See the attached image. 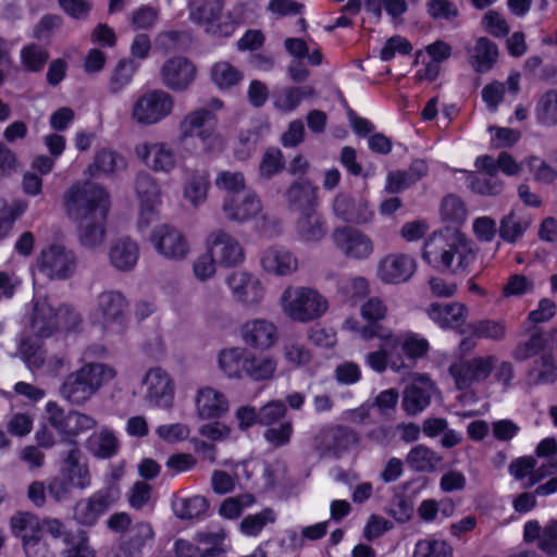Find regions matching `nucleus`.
<instances>
[{
	"mask_svg": "<svg viewBox=\"0 0 557 557\" xmlns=\"http://www.w3.org/2000/svg\"><path fill=\"white\" fill-rule=\"evenodd\" d=\"M109 203L108 193L96 184L75 183L64 193L66 215L77 223L78 240L85 248L94 249L104 242Z\"/></svg>",
	"mask_w": 557,
	"mask_h": 557,
	"instance_id": "nucleus-1",
	"label": "nucleus"
},
{
	"mask_svg": "<svg viewBox=\"0 0 557 557\" xmlns=\"http://www.w3.org/2000/svg\"><path fill=\"white\" fill-rule=\"evenodd\" d=\"M478 257L474 244L458 232H434L425 240L422 259L437 271L468 273Z\"/></svg>",
	"mask_w": 557,
	"mask_h": 557,
	"instance_id": "nucleus-2",
	"label": "nucleus"
},
{
	"mask_svg": "<svg viewBox=\"0 0 557 557\" xmlns=\"http://www.w3.org/2000/svg\"><path fill=\"white\" fill-rule=\"evenodd\" d=\"M115 375V369L109 364L87 362L64 379L59 392L67 403L81 406Z\"/></svg>",
	"mask_w": 557,
	"mask_h": 557,
	"instance_id": "nucleus-3",
	"label": "nucleus"
},
{
	"mask_svg": "<svg viewBox=\"0 0 557 557\" xmlns=\"http://www.w3.org/2000/svg\"><path fill=\"white\" fill-rule=\"evenodd\" d=\"M82 323L78 312L50 297H36L32 315V330L38 337H50L59 331H74Z\"/></svg>",
	"mask_w": 557,
	"mask_h": 557,
	"instance_id": "nucleus-4",
	"label": "nucleus"
},
{
	"mask_svg": "<svg viewBox=\"0 0 557 557\" xmlns=\"http://www.w3.org/2000/svg\"><path fill=\"white\" fill-rule=\"evenodd\" d=\"M278 305L290 321L309 323L320 319L329 309L327 299L315 288L289 285L281 294Z\"/></svg>",
	"mask_w": 557,
	"mask_h": 557,
	"instance_id": "nucleus-5",
	"label": "nucleus"
},
{
	"mask_svg": "<svg viewBox=\"0 0 557 557\" xmlns=\"http://www.w3.org/2000/svg\"><path fill=\"white\" fill-rule=\"evenodd\" d=\"M91 485V475L82 451L73 446L62 460L58 476L48 482V493L57 503L66 500L74 488L85 490Z\"/></svg>",
	"mask_w": 557,
	"mask_h": 557,
	"instance_id": "nucleus-6",
	"label": "nucleus"
},
{
	"mask_svg": "<svg viewBox=\"0 0 557 557\" xmlns=\"http://www.w3.org/2000/svg\"><path fill=\"white\" fill-rule=\"evenodd\" d=\"M174 97L161 88H150L139 94L132 102L129 119L140 127L154 126L172 115Z\"/></svg>",
	"mask_w": 557,
	"mask_h": 557,
	"instance_id": "nucleus-7",
	"label": "nucleus"
},
{
	"mask_svg": "<svg viewBox=\"0 0 557 557\" xmlns=\"http://www.w3.org/2000/svg\"><path fill=\"white\" fill-rule=\"evenodd\" d=\"M128 301L117 290L99 293L90 309L92 323L99 325L107 334H121L126 329Z\"/></svg>",
	"mask_w": 557,
	"mask_h": 557,
	"instance_id": "nucleus-8",
	"label": "nucleus"
},
{
	"mask_svg": "<svg viewBox=\"0 0 557 557\" xmlns=\"http://www.w3.org/2000/svg\"><path fill=\"white\" fill-rule=\"evenodd\" d=\"M225 0H188V17L207 33L215 36L230 37L238 26L232 14L223 17Z\"/></svg>",
	"mask_w": 557,
	"mask_h": 557,
	"instance_id": "nucleus-9",
	"label": "nucleus"
},
{
	"mask_svg": "<svg viewBox=\"0 0 557 557\" xmlns=\"http://www.w3.org/2000/svg\"><path fill=\"white\" fill-rule=\"evenodd\" d=\"M44 419L55 430L62 442L71 444L75 443L78 435L94 429L97 424L91 416L77 410L66 411L54 400L46 403Z\"/></svg>",
	"mask_w": 557,
	"mask_h": 557,
	"instance_id": "nucleus-10",
	"label": "nucleus"
},
{
	"mask_svg": "<svg viewBox=\"0 0 557 557\" xmlns=\"http://www.w3.org/2000/svg\"><path fill=\"white\" fill-rule=\"evenodd\" d=\"M387 312V306L381 298L371 297L360 307V315L367 324L362 325L358 320L350 318L345 320L344 329L364 341L377 338L383 342L385 338H392V330L381 324Z\"/></svg>",
	"mask_w": 557,
	"mask_h": 557,
	"instance_id": "nucleus-11",
	"label": "nucleus"
},
{
	"mask_svg": "<svg viewBox=\"0 0 557 557\" xmlns=\"http://www.w3.org/2000/svg\"><path fill=\"white\" fill-rule=\"evenodd\" d=\"M37 269L51 281L72 277L77 268L76 253L70 247L53 243L45 246L37 257Z\"/></svg>",
	"mask_w": 557,
	"mask_h": 557,
	"instance_id": "nucleus-12",
	"label": "nucleus"
},
{
	"mask_svg": "<svg viewBox=\"0 0 557 557\" xmlns=\"http://www.w3.org/2000/svg\"><path fill=\"white\" fill-rule=\"evenodd\" d=\"M232 299L243 308L252 309L262 305L267 288L261 280L253 273L237 270L225 278Z\"/></svg>",
	"mask_w": 557,
	"mask_h": 557,
	"instance_id": "nucleus-13",
	"label": "nucleus"
},
{
	"mask_svg": "<svg viewBox=\"0 0 557 557\" xmlns=\"http://www.w3.org/2000/svg\"><path fill=\"white\" fill-rule=\"evenodd\" d=\"M12 533L20 537L27 557H46L47 545L42 540V525L39 518L28 511H18L10 519Z\"/></svg>",
	"mask_w": 557,
	"mask_h": 557,
	"instance_id": "nucleus-14",
	"label": "nucleus"
},
{
	"mask_svg": "<svg viewBox=\"0 0 557 557\" xmlns=\"http://www.w3.org/2000/svg\"><path fill=\"white\" fill-rule=\"evenodd\" d=\"M120 495V487L114 483L96 491L89 497L75 504L74 520L82 525H95L99 518L119 500Z\"/></svg>",
	"mask_w": 557,
	"mask_h": 557,
	"instance_id": "nucleus-15",
	"label": "nucleus"
},
{
	"mask_svg": "<svg viewBox=\"0 0 557 557\" xmlns=\"http://www.w3.org/2000/svg\"><path fill=\"white\" fill-rule=\"evenodd\" d=\"M331 240L346 259L352 261L368 260L375 250L371 236L350 226L334 228L331 233Z\"/></svg>",
	"mask_w": 557,
	"mask_h": 557,
	"instance_id": "nucleus-16",
	"label": "nucleus"
},
{
	"mask_svg": "<svg viewBox=\"0 0 557 557\" xmlns=\"http://www.w3.org/2000/svg\"><path fill=\"white\" fill-rule=\"evenodd\" d=\"M135 191L139 203L138 228L143 232L158 219L162 190L156 177L141 172L136 176Z\"/></svg>",
	"mask_w": 557,
	"mask_h": 557,
	"instance_id": "nucleus-17",
	"label": "nucleus"
},
{
	"mask_svg": "<svg viewBox=\"0 0 557 557\" xmlns=\"http://www.w3.org/2000/svg\"><path fill=\"white\" fill-rule=\"evenodd\" d=\"M496 361L495 355L476 356L450 364L448 371L456 387L466 391L474 384L486 381L492 374Z\"/></svg>",
	"mask_w": 557,
	"mask_h": 557,
	"instance_id": "nucleus-18",
	"label": "nucleus"
},
{
	"mask_svg": "<svg viewBox=\"0 0 557 557\" xmlns=\"http://www.w3.org/2000/svg\"><path fill=\"white\" fill-rule=\"evenodd\" d=\"M243 344L255 350H269L280 341L277 325L267 318H252L244 321L238 329Z\"/></svg>",
	"mask_w": 557,
	"mask_h": 557,
	"instance_id": "nucleus-19",
	"label": "nucleus"
},
{
	"mask_svg": "<svg viewBox=\"0 0 557 557\" xmlns=\"http://www.w3.org/2000/svg\"><path fill=\"white\" fill-rule=\"evenodd\" d=\"M134 151L151 172L171 174L177 168V153L166 141H144L136 145Z\"/></svg>",
	"mask_w": 557,
	"mask_h": 557,
	"instance_id": "nucleus-20",
	"label": "nucleus"
},
{
	"mask_svg": "<svg viewBox=\"0 0 557 557\" xmlns=\"http://www.w3.org/2000/svg\"><path fill=\"white\" fill-rule=\"evenodd\" d=\"M206 249L213 255L218 264L224 268H234L245 261L243 245L224 230H213L208 234Z\"/></svg>",
	"mask_w": 557,
	"mask_h": 557,
	"instance_id": "nucleus-21",
	"label": "nucleus"
},
{
	"mask_svg": "<svg viewBox=\"0 0 557 557\" xmlns=\"http://www.w3.org/2000/svg\"><path fill=\"white\" fill-rule=\"evenodd\" d=\"M149 243L158 255L168 260H183L189 253V245L183 233L169 224L156 226Z\"/></svg>",
	"mask_w": 557,
	"mask_h": 557,
	"instance_id": "nucleus-22",
	"label": "nucleus"
},
{
	"mask_svg": "<svg viewBox=\"0 0 557 557\" xmlns=\"http://www.w3.org/2000/svg\"><path fill=\"white\" fill-rule=\"evenodd\" d=\"M416 271L417 261L412 256L394 252L377 261L375 275L384 284L398 285L408 282Z\"/></svg>",
	"mask_w": 557,
	"mask_h": 557,
	"instance_id": "nucleus-23",
	"label": "nucleus"
},
{
	"mask_svg": "<svg viewBox=\"0 0 557 557\" xmlns=\"http://www.w3.org/2000/svg\"><path fill=\"white\" fill-rule=\"evenodd\" d=\"M163 86L173 91H185L195 82L197 67L193 61L183 55L166 59L159 71Z\"/></svg>",
	"mask_w": 557,
	"mask_h": 557,
	"instance_id": "nucleus-24",
	"label": "nucleus"
},
{
	"mask_svg": "<svg viewBox=\"0 0 557 557\" xmlns=\"http://www.w3.org/2000/svg\"><path fill=\"white\" fill-rule=\"evenodd\" d=\"M144 398L153 407L169 408L174 398V383L170 374L162 368L149 369L144 379Z\"/></svg>",
	"mask_w": 557,
	"mask_h": 557,
	"instance_id": "nucleus-25",
	"label": "nucleus"
},
{
	"mask_svg": "<svg viewBox=\"0 0 557 557\" xmlns=\"http://www.w3.org/2000/svg\"><path fill=\"white\" fill-rule=\"evenodd\" d=\"M221 209L226 220L238 224H244L255 219L265 220L262 201L251 190L242 198L226 196Z\"/></svg>",
	"mask_w": 557,
	"mask_h": 557,
	"instance_id": "nucleus-26",
	"label": "nucleus"
},
{
	"mask_svg": "<svg viewBox=\"0 0 557 557\" xmlns=\"http://www.w3.org/2000/svg\"><path fill=\"white\" fill-rule=\"evenodd\" d=\"M260 267L269 275L284 277L298 271L299 261L290 249L282 245H272L261 252Z\"/></svg>",
	"mask_w": 557,
	"mask_h": 557,
	"instance_id": "nucleus-27",
	"label": "nucleus"
},
{
	"mask_svg": "<svg viewBox=\"0 0 557 557\" xmlns=\"http://www.w3.org/2000/svg\"><path fill=\"white\" fill-rule=\"evenodd\" d=\"M436 393V385L426 374H414L412 382L404 391L403 408L410 414L422 412Z\"/></svg>",
	"mask_w": 557,
	"mask_h": 557,
	"instance_id": "nucleus-28",
	"label": "nucleus"
},
{
	"mask_svg": "<svg viewBox=\"0 0 557 557\" xmlns=\"http://www.w3.org/2000/svg\"><path fill=\"white\" fill-rule=\"evenodd\" d=\"M315 446L323 454L339 455L358 443L357 433L346 426H326L317 434Z\"/></svg>",
	"mask_w": 557,
	"mask_h": 557,
	"instance_id": "nucleus-29",
	"label": "nucleus"
},
{
	"mask_svg": "<svg viewBox=\"0 0 557 557\" xmlns=\"http://www.w3.org/2000/svg\"><path fill=\"white\" fill-rule=\"evenodd\" d=\"M523 540L535 543L547 556H557V519H550L544 525L537 520H529L523 527Z\"/></svg>",
	"mask_w": 557,
	"mask_h": 557,
	"instance_id": "nucleus-30",
	"label": "nucleus"
},
{
	"mask_svg": "<svg viewBox=\"0 0 557 557\" xmlns=\"http://www.w3.org/2000/svg\"><path fill=\"white\" fill-rule=\"evenodd\" d=\"M196 414L201 420L219 419L230 410L226 396L211 386L200 387L195 395Z\"/></svg>",
	"mask_w": 557,
	"mask_h": 557,
	"instance_id": "nucleus-31",
	"label": "nucleus"
},
{
	"mask_svg": "<svg viewBox=\"0 0 557 557\" xmlns=\"http://www.w3.org/2000/svg\"><path fill=\"white\" fill-rule=\"evenodd\" d=\"M426 315L441 329L460 330L466 323L469 309L459 301L448 304L432 302L425 310Z\"/></svg>",
	"mask_w": 557,
	"mask_h": 557,
	"instance_id": "nucleus-32",
	"label": "nucleus"
},
{
	"mask_svg": "<svg viewBox=\"0 0 557 557\" xmlns=\"http://www.w3.org/2000/svg\"><path fill=\"white\" fill-rule=\"evenodd\" d=\"M333 212L342 221L354 224H364L373 218V210L368 201L354 200L345 194H338L334 198Z\"/></svg>",
	"mask_w": 557,
	"mask_h": 557,
	"instance_id": "nucleus-33",
	"label": "nucleus"
},
{
	"mask_svg": "<svg viewBox=\"0 0 557 557\" xmlns=\"http://www.w3.org/2000/svg\"><path fill=\"white\" fill-rule=\"evenodd\" d=\"M110 264L117 271H132L139 259V246L129 237H121L114 240L108 252Z\"/></svg>",
	"mask_w": 557,
	"mask_h": 557,
	"instance_id": "nucleus-34",
	"label": "nucleus"
},
{
	"mask_svg": "<svg viewBox=\"0 0 557 557\" xmlns=\"http://www.w3.org/2000/svg\"><path fill=\"white\" fill-rule=\"evenodd\" d=\"M216 115L210 109H195L188 112L178 125L180 138L185 140L196 136L199 139L201 132L216 128Z\"/></svg>",
	"mask_w": 557,
	"mask_h": 557,
	"instance_id": "nucleus-35",
	"label": "nucleus"
},
{
	"mask_svg": "<svg viewBox=\"0 0 557 557\" xmlns=\"http://www.w3.org/2000/svg\"><path fill=\"white\" fill-rule=\"evenodd\" d=\"M285 198L290 209L307 212L318 207V187L309 181H298L289 185Z\"/></svg>",
	"mask_w": 557,
	"mask_h": 557,
	"instance_id": "nucleus-36",
	"label": "nucleus"
},
{
	"mask_svg": "<svg viewBox=\"0 0 557 557\" xmlns=\"http://www.w3.org/2000/svg\"><path fill=\"white\" fill-rule=\"evenodd\" d=\"M428 171L426 162L417 159L411 162L408 170L389 172L386 177L385 189L391 194H398L419 182L428 174Z\"/></svg>",
	"mask_w": 557,
	"mask_h": 557,
	"instance_id": "nucleus-37",
	"label": "nucleus"
},
{
	"mask_svg": "<svg viewBox=\"0 0 557 557\" xmlns=\"http://www.w3.org/2000/svg\"><path fill=\"white\" fill-rule=\"evenodd\" d=\"M468 60L478 73L490 71L496 62L498 50L496 45L485 37H480L472 45L466 46Z\"/></svg>",
	"mask_w": 557,
	"mask_h": 557,
	"instance_id": "nucleus-38",
	"label": "nucleus"
},
{
	"mask_svg": "<svg viewBox=\"0 0 557 557\" xmlns=\"http://www.w3.org/2000/svg\"><path fill=\"white\" fill-rule=\"evenodd\" d=\"M296 232L301 242L319 243L326 236V222L317 209L302 212L296 221Z\"/></svg>",
	"mask_w": 557,
	"mask_h": 557,
	"instance_id": "nucleus-39",
	"label": "nucleus"
},
{
	"mask_svg": "<svg viewBox=\"0 0 557 557\" xmlns=\"http://www.w3.org/2000/svg\"><path fill=\"white\" fill-rule=\"evenodd\" d=\"M209 188V173L205 170H193L187 172L184 180L183 197L194 208H198L207 200Z\"/></svg>",
	"mask_w": 557,
	"mask_h": 557,
	"instance_id": "nucleus-40",
	"label": "nucleus"
},
{
	"mask_svg": "<svg viewBox=\"0 0 557 557\" xmlns=\"http://www.w3.org/2000/svg\"><path fill=\"white\" fill-rule=\"evenodd\" d=\"M509 473L517 480L523 481L524 487H531L550 474L546 465L536 468V460L531 456L516 458L509 465Z\"/></svg>",
	"mask_w": 557,
	"mask_h": 557,
	"instance_id": "nucleus-41",
	"label": "nucleus"
},
{
	"mask_svg": "<svg viewBox=\"0 0 557 557\" xmlns=\"http://www.w3.org/2000/svg\"><path fill=\"white\" fill-rule=\"evenodd\" d=\"M276 370L277 361L271 356L250 352L244 360V375L253 382L271 381Z\"/></svg>",
	"mask_w": 557,
	"mask_h": 557,
	"instance_id": "nucleus-42",
	"label": "nucleus"
},
{
	"mask_svg": "<svg viewBox=\"0 0 557 557\" xmlns=\"http://www.w3.org/2000/svg\"><path fill=\"white\" fill-rule=\"evenodd\" d=\"M125 159L120 153L102 148L96 152L92 162L86 169V174L91 177L112 175L125 169Z\"/></svg>",
	"mask_w": 557,
	"mask_h": 557,
	"instance_id": "nucleus-43",
	"label": "nucleus"
},
{
	"mask_svg": "<svg viewBox=\"0 0 557 557\" xmlns=\"http://www.w3.org/2000/svg\"><path fill=\"white\" fill-rule=\"evenodd\" d=\"M383 342L386 347L395 350L401 346L404 354L410 359L422 358L430 347L429 342L416 333L395 334L392 331V338H385Z\"/></svg>",
	"mask_w": 557,
	"mask_h": 557,
	"instance_id": "nucleus-44",
	"label": "nucleus"
},
{
	"mask_svg": "<svg viewBox=\"0 0 557 557\" xmlns=\"http://www.w3.org/2000/svg\"><path fill=\"white\" fill-rule=\"evenodd\" d=\"M394 351L395 349L386 347L385 343L382 342L380 349L369 352L366 356V364L377 373H383L387 368L399 373L406 368V364L403 357L395 355Z\"/></svg>",
	"mask_w": 557,
	"mask_h": 557,
	"instance_id": "nucleus-45",
	"label": "nucleus"
},
{
	"mask_svg": "<svg viewBox=\"0 0 557 557\" xmlns=\"http://www.w3.org/2000/svg\"><path fill=\"white\" fill-rule=\"evenodd\" d=\"M153 540L152 525L146 521H138L129 529L128 537L124 544L125 550L132 557H141L144 548L151 546Z\"/></svg>",
	"mask_w": 557,
	"mask_h": 557,
	"instance_id": "nucleus-46",
	"label": "nucleus"
},
{
	"mask_svg": "<svg viewBox=\"0 0 557 557\" xmlns=\"http://www.w3.org/2000/svg\"><path fill=\"white\" fill-rule=\"evenodd\" d=\"M314 94L311 87H282L273 92V106L282 112L294 111L301 101Z\"/></svg>",
	"mask_w": 557,
	"mask_h": 557,
	"instance_id": "nucleus-47",
	"label": "nucleus"
},
{
	"mask_svg": "<svg viewBox=\"0 0 557 557\" xmlns=\"http://www.w3.org/2000/svg\"><path fill=\"white\" fill-rule=\"evenodd\" d=\"M246 350L242 347H230L222 349L219 354V367L230 379H242L244 376V360Z\"/></svg>",
	"mask_w": 557,
	"mask_h": 557,
	"instance_id": "nucleus-48",
	"label": "nucleus"
},
{
	"mask_svg": "<svg viewBox=\"0 0 557 557\" xmlns=\"http://www.w3.org/2000/svg\"><path fill=\"white\" fill-rule=\"evenodd\" d=\"M441 461L442 457L424 445L414 446L406 457L408 466L418 472L433 471Z\"/></svg>",
	"mask_w": 557,
	"mask_h": 557,
	"instance_id": "nucleus-49",
	"label": "nucleus"
},
{
	"mask_svg": "<svg viewBox=\"0 0 557 557\" xmlns=\"http://www.w3.org/2000/svg\"><path fill=\"white\" fill-rule=\"evenodd\" d=\"M536 290L535 280L522 273L510 274L503 285L502 296L504 298H523L533 295Z\"/></svg>",
	"mask_w": 557,
	"mask_h": 557,
	"instance_id": "nucleus-50",
	"label": "nucleus"
},
{
	"mask_svg": "<svg viewBox=\"0 0 557 557\" xmlns=\"http://www.w3.org/2000/svg\"><path fill=\"white\" fill-rule=\"evenodd\" d=\"M139 69V64L132 59H122L114 67L109 82V90L119 94L132 82Z\"/></svg>",
	"mask_w": 557,
	"mask_h": 557,
	"instance_id": "nucleus-51",
	"label": "nucleus"
},
{
	"mask_svg": "<svg viewBox=\"0 0 557 557\" xmlns=\"http://www.w3.org/2000/svg\"><path fill=\"white\" fill-rule=\"evenodd\" d=\"M531 222L519 216L513 210L500 220L498 234L507 243H516L530 227Z\"/></svg>",
	"mask_w": 557,
	"mask_h": 557,
	"instance_id": "nucleus-52",
	"label": "nucleus"
},
{
	"mask_svg": "<svg viewBox=\"0 0 557 557\" xmlns=\"http://www.w3.org/2000/svg\"><path fill=\"white\" fill-rule=\"evenodd\" d=\"M208 502L203 496L177 498L173 502L172 508L180 519H194L202 516L208 510Z\"/></svg>",
	"mask_w": 557,
	"mask_h": 557,
	"instance_id": "nucleus-53",
	"label": "nucleus"
},
{
	"mask_svg": "<svg viewBox=\"0 0 557 557\" xmlns=\"http://www.w3.org/2000/svg\"><path fill=\"white\" fill-rule=\"evenodd\" d=\"M66 545L62 552V557H96L97 553L89 543V537L85 531H77L74 534H66L64 539Z\"/></svg>",
	"mask_w": 557,
	"mask_h": 557,
	"instance_id": "nucleus-54",
	"label": "nucleus"
},
{
	"mask_svg": "<svg viewBox=\"0 0 557 557\" xmlns=\"http://www.w3.org/2000/svg\"><path fill=\"white\" fill-rule=\"evenodd\" d=\"M88 445L95 456L110 458L116 454L119 442L112 431L101 430L89 437Z\"/></svg>",
	"mask_w": 557,
	"mask_h": 557,
	"instance_id": "nucleus-55",
	"label": "nucleus"
},
{
	"mask_svg": "<svg viewBox=\"0 0 557 557\" xmlns=\"http://www.w3.org/2000/svg\"><path fill=\"white\" fill-rule=\"evenodd\" d=\"M471 333L484 339L500 342L506 337L507 325L504 320H479L470 325Z\"/></svg>",
	"mask_w": 557,
	"mask_h": 557,
	"instance_id": "nucleus-56",
	"label": "nucleus"
},
{
	"mask_svg": "<svg viewBox=\"0 0 557 557\" xmlns=\"http://www.w3.org/2000/svg\"><path fill=\"white\" fill-rule=\"evenodd\" d=\"M412 557H453V547L443 540L428 536L416 543Z\"/></svg>",
	"mask_w": 557,
	"mask_h": 557,
	"instance_id": "nucleus-57",
	"label": "nucleus"
},
{
	"mask_svg": "<svg viewBox=\"0 0 557 557\" xmlns=\"http://www.w3.org/2000/svg\"><path fill=\"white\" fill-rule=\"evenodd\" d=\"M213 83L220 89H228L243 79V73L231 63L225 61L216 62L211 70Z\"/></svg>",
	"mask_w": 557,
	"mask_h": 557,
	"instance_id": "nucleus-58",
	"label": "nucleus"
},
{
	"mask_svg": "<svg viewBox=\"0 0 557 557\" xmlns=\"http://www.w3.org/2000/svg\"><path fill=\"white\" fill-rule=\"evenodd\" d=\"M535 116L543 125L557 124V90H548L540 98L535 107Z\"/></svg>",
	"mask_w": 557,
	"mask_h": 557,
	"instance_id": "nucleus-59",
	"label": "nucleus"
},
{
	"mask_svg": "<svg viewBox=\"0 0 557 557\" xmlns=\"http://www.w3.org/2000/svg\"><path fill=\"white\" fill-rule=\"evenodd\" d=\"M284 361L292 368H301L312 361V352L302 343L286 342L282 347Z\"/></svg>",
	"mask_w": 557,
	"mask_h": 557,
	"instance_id": "nucleus-60",
	"label": "nucleus"
},
{
	"mask_svg": "<svg viewBox=\"0 0 557 557\" xmlns=\"http://www.w3.org/2000/svg\"><path fill=\"white\" fill-rule=\"evenodd\" d=\"M293 434V422L290 420H284L281 421L280 423L265 426V430L263 432V438L270 446L274 448H280L290 443Z\"/></svg>",
	"mask_w": 557,
	"mask_h": 557,
	"instance_id": "nucleus-61",
	"label": "nucleus"
},
{
	"mask_svg": "<svg viewBox=\"0 0 557 557\" xmlns=\"http://www.w3.org/2000/svg\"><path fill=\"white\" fill-rule=\"evenodd\" d=\"M276 521V512L271 508H265L262 511L248 515L240 522V531L247 536H257L267 524H272Z\"/></svg>",
	"mask_w": 557,
	"mask_h": 557,
	"instance_id": "nucleus-62",
	"label": "nucleus"
},
{
	"mask_svg": "<svg viewBox=\"0 0 557 557\" xmlns=\"http://www.w3.org/2000/svg\"><path fill=\"white\" fill-rule=\"evenodd\" d=\"M214 184L218 189L227 193V196H235L245 189L246 180L242 172L221 171L216 174Z\"/></svg>",
	"mask_w": 557,
	"mask_h": 557,
	"instance_id": "nucleus-63",
	"label": "nucleus"
},
{
	"mask_svg": "<svg viewBox=\"0 0 557 557\" xmlns=\"http://www.w3.org/2000/svg\"><path fill=\"white\" fill-rule=\"evenodd\" d=\"M158 438L168 444H177L186 441L190 435V428L186 423L160 424L154 430Z\"/></svg>",
	"mask_w": 557,
	"mask_h": 557,
	"instance_id": "nucleus-64",
	"label": "nucleus"
}]
</instances>
